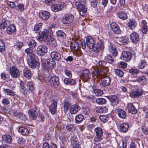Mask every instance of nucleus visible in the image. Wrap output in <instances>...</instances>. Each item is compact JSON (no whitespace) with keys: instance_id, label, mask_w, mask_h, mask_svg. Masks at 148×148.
<instances>
[{"instance_id":"obj_1","label":"nucleus","mask_w":148,"mask_h":148,"mask_svg":"<svg viewBox=\"0 0 148 148\" xmlns=\"http://www.w3.org/2000/svg\"><path fill=\"white\" fill-rule=\"evenodd\" d=\"M94 70L93 72L97 76L103 79L101 80L100 85L103 87L108 86L111 82V79L108 76H105V72L103 71L101 69L99 68L97 66L93 67Z\"/></svg>"},{"instance_id":"obj_2","label":"nucleus","mask_w":148,"mask_h":148,"mask_svg":"<svg viewBox=\"0 0 148 148\" xmlns=\"http://www.w3.org/2000/svg\"><path fill=\"white\" fill-rule=\"evenodd\" d=\"M104 48L103 41L98 37L96 38L94 48L93 51L96 52H99L100 50H102Z\"/></svg>"},{"instance_id":"obj_3","label":"nucleus","mask_w":148,"mask_h":148,"mask_svg":"<svg viewBox=\"0 0 148 148\" xmlns=\"http://www.w3.org/2000/svg\"><path fill=\"white\" fill-rule=\"evenodd\" d=\"M38 33L39 36L36 37L38 40L40 42H45L48 40L49 32L46 29H43Z\"/></svg>"},{"instance_id":"obj_4","label":"nucleus","mask_w":148,"mask_h":148,"mask_svg":"<svg viewBox=\"0 0 148 148\" xmlns=\"http://www.w3.org/2000/svg\"><path fill=\"white\" fill-rule=\"evenodd\" d=\"M41 64L43 68L45 70H49L51 69L54 66L55 64V62L54 61L49 62L48 60L46 59H41Z\"/></svg>"},{"instance_id":"obj_5","label":"nucleus","mask_w":148,"mask_h":148,"mask_svg":"<svg viewBox=\"0 0 148 148\" xmlns=\"http://www.w3.org/2000/svg\"><path fill=\"white\" fill-rule=\"evenodd\" d=\"M49 81L50 86L53 88H57L60 84L59 78L57 76L55 75L51 77Z\"/></svg>"},{"instance_id":"obj_6","label":"nucleus","mask_w":148,"mask_h":148,"mask_svg":"<svg viewBox=\"0 0 148 148\" xmlns=\"http://www.w3.org/2000/svg\"><path fill=\"white\" fill-rule=\"evenodd\" d=\"M86 43L88 47L92 51H94V48L95 43V40L91 36H88L86 38Z\"/></svg>"},{"instance_id":"obj_7","label":"nucleus","mask_w":148,"mask_h":148,"mask_svg":"<svg viewBox=\"0 0 148 148\" xmlns=\"http://www.w3.org/2000/svg\"><path fill=\"white\" fill-rule=\"evenodd\" d=\"M47 47L45 45H40L37 48V53L40 56H43L47 52Z\"/></svg>"},{"instance_id":"obj_8","label":"nucleus","mask_w":148,"mask_h":148,"mask_svg":"<svg viewBox=\"0 0 148 148\" xmlns=\"http://www.w3.org/2000/svg\"><path fill=\"white\" fill-rule=\"evenodd\" d=\"M71 148H81L79 141L77 138L73 136L71 138Z\"/></svg>"},{"instance_id":"obj_9","label":"nucleus","mask_w":148,"mask_h":148,"mask_svg":"<svg viewBox=\"0 0 148 148\" xmlns=\"http://www.w3.org/2000/svg\"><path fill=\"white\" fill-rule=\"evenodd\" d=\"M35 58L31 57L29 58L27 61V63L29 66L32 69L36 67H38L40 65L39 62L34 59Z\"/></svg>"},{"instance_id":"obj_10","label":"nucleus","mask_w":148,"mask_h":148,"mask_svg":"<svg viewBox=\"0 0 148 148\" xmlns=\"http://www.w3.org/2000/svg\"><path fill=\"white\" fill-rule=\"evenodd\" d=\"M51 103L49 106V108L51 114H54L56 112L57 106V100H52L51 101Z\"/></svg>"},{"instance_id":"obj_11","label":"nucleus","mask_w":148,"mask_h":148,"mask_svg":"<svg viewBox=\"0 0 148 148\" xmlns=\"http://www.w3.org/2000/svg\"><path fill=\"white\" fill-rule=\"evenodd\" d=\"M10 73L12 77L14 78H17L20 75L19 70L14 66H12L10 68Z\"/></svg>"},{"instance_id":"obj_12","label":"nucleus","mask_w":148,"mask_h":148,"mask_svg":"<svg viewBox=\"0 0 148 148\" xmlns=\"http://www.w3.org/2000/svg\"><path fill=\"white\" fill-rule=\"evenodd\" d=\"M66 5L64 3H61L60 4H54L51 7V10L55 12L61 10L63 8L66 7Z\"/></svg>"},{"instance_id":"obj_13","label":"nucleus","mask_w":148,"mask_h":148,"mask_svg":"<svg viewBox=\"0 0 148 148\" xmlns=\"http://www.w3.org/2000/svg\"><path fill=\"white\" fill-rule=\"evenodd\" d=\"M73 19V16L72 15H66L63 18L62 20V23L64 24H69L72 22Z\"/></svg>"},{"instance_id":"obj_14","label":"nucleus","mask_w":148,"mask_h":148,"mask_svg":"<svg viewBox=\"0 0 148 148\" xmlns=\"http://www.w3.org/2000/svg\"><path fill=\"white\" fill-rule=\"evenodd\" d=\"M50 14L48 11L41 10L39 13V17L44 21L47 20L49 18Z\"/></svg>"},{"instance_id":"obj_15","label":"nucleus","mask_w":148,"mask_h":148,"mask_svg":"<svg viewBox=\"0 0 148 148\" xmlns=\"http://www.w3.org/2000/svg\"><path fill=\"white\" fill-rule=\"evenodd\" d=\"M109 51L114 56H116L117 55V51L116 47L113 44L110 43L108 46Z\"/></svg>"},{"instance_id":"obj_16","label":"nucleus","mask_w":148,"mask_h":148,"mask_svg":"<svg viewBox=\"0 0 148 148\" xmlns=\"http://www.w3.org/2000/svg\"><path fill=\"white\" fill-rule=\"evenodd\" d=\"M78 8L80 14L82 16H86L87 8L85 4L80 3L79 5Z\"/></svg>"},{"instance_id":"obj_17","label":"nucleus","mask_w":148,"mask_h":148,"mask_svg":"<svg viewBox=\"0 0 148 148\" xmlns=\"http://www.w3.org/2000/svg\"><path fill=\"white\" fill-rule=\"evenodd\" d=\"M111 104L113 106H116L119 103V99L118 97L115 95L109 96L108 97Z\"/></svg>"},{"instance_id":"obj_18","label":"nucleus","mask_w":148,"mask_h":148,"mask_svg":"<svg viewBox=\"0 0 148 148\" xmlns=\"http://www.w3.org/2000/svg\"><path fill=\"white\" fill-rule=\"evenodd\" d=\"M29 116L31 120H35L37 117V114L36 109L32 108L28 111Z\"/></svg>"},{"instance_id":"obj_19","label":"nucleus","mask_w":148,"mask_h":148,"mask_svg":"<svg viewBox=\"0 0 148 148\" xmlns=\"http://www.w3.org/2000/svg\"><path fill=\"white\" fill-rule=\"evenodd\" d=\"M10 21L8 20L7 19L3 18L0 23V29H4L6 27L7 28L10 25Z\"/></svg>"},{"instance_id":"obj_20","label":"nucleus","mask_w":148,"mask_h":148,"mask_svg":"<svg viewBox=\"0 0 148 148\" xmlns=\"http://www.w3.org/2000/svg\"><path fill=\"white\" fill-rule=\"evenodd\" d=\"M130 40L133 43H136L139 40V35L135 32H133L130 34Z\"/></svg>"},{"instance_id":"obj_21","label":"nucleus","mask_w":148,"mask_h":148,"mask_svg":"<svg viewBox=\"0 0 148 148\" xmlns=\"http://www.w3.org/2000/svg\"><path fill=\"white\" fill-rule=\"evenodd\" d=\"M132 58V54L129 51H123L122 52V59L125 61L130 60Z\"/></svg>"},{"instance_id":"obj_22","label":"nucleus","mask_w":148,"mask_h":148,"mask_svg":"<svg viewBox=\"0 0 148 148\" xmlns=\"http://www.w3.org/2000/svg\"><path fill=\"white\" fill-rule=\"evenodd\" d=\"M80 107L77 104H73L70 107L69 112L71 114H76L80 109Z\"/></svg>"},{"instance_id":"obj_23","label":"nucleus","mask_w":148,"mask_h":148,"mask_svg":"<svg viewBox=\"0 0 148 148\" xmlns=\"http://www.w3.org/2000/svg\"><path fill=\"white\" fill-rule=\"evenodd\" d=\"M50 56L53 59L57 61L59 60L61 58L60 54L56 51H53L51 52L50 53Z\"/></svg>"},{"instance_id":"obj_24","label":"nucleus","mask_w":148,"mask_h":148,"mask_svg":"<svg viewBox=\"0 0 148 148\" xmlns=\"http://www.w3.org/2000/svg\"><path fill=\"white\" fill-rule=\"evenodd\" d=\"M127 109L130 112L133 114H136L137 112V110L134 106L132 103L127 104Z\"/></svg>"},{"instance_id":"obj_25","label":"nucleus","mask_w":148,"mask_h":148,"mask_svg":"<svg viewBox=\"0 0 148 148\" xmlns=\"http://www.w3.org/2000/svg\"><path fill=\"white\" fill-rule=\"evenodd\" d=\"M141 27L142 32L145 34L148 31V27L147 25V23L145 20L142 21L141 23Z\"/></svg>"},{"instance_id":"obj_26","label":"nucleus","mask_w":148,"mask_h":148,"mask_svg":"<svg viewBox=\"0 0 148 148\" xmlns=\"http://www.w3.org/2000/svg\"><path fill=\"white\" fill-rule=\"evenodd\" d=\"M116 112L118 116L122 119H124L126 117V113L123 110L118 108L116 110Z\"/></svg>"},{"instance_id":"obj_27","label":"nucleus","mask_w":148,"mask_h":148,"mask_svg":"<svg viewBox=\"0 0 148 148\" xmlns=\"http://www.w3.org/2000/svg\"><path fill=\"white\" fill-rule=\"evenodd\" d=\"M127 25L128 29L132 30L136 27L137 23L136 22L130 20L127 22Z\"/></svg>"},{"instance_id":"obj_28","label":"nucleus","mask_w":148,"mask_h":148,"mask_svg":"<svg viewBox=\"0 0 148 148\" xmlns=\"http://www.w3.org/2000/svg\"><path fill=\"white\" fill-rule=\"evenodd\" d=\"M111 28L114 32L117 34L120 33V30L118 25L115 23H112L110 25Z\"/></svg>"},{"instance_id":"obj_29","label":"nucleus","mask_w":148,"mask_h":148,"mask_svg":"<svg viewBox=\"0 0 148 148\" xmlns=\"http://www.w3.org/2000/svg\"><path fill=\"white\" fill-rule=\"evenodd\" d=\"M16 29V28L14 25L12 24H10L6 28V32L8 34H11L15 32Z\"/></svg>"},{"instance_id":"obj_30","label":"nucleus","mask_w":148,"mask_h":148,"mask_svg":"<svg viewBox=\"0 0 148 148\" xmlns=\"http://www.w3.org/2000/svg\"><path fill=\"white\" fill-rule=\"evenodd\" d=\"M90 73L89 70L87 69H85L83 72L82 77L83 79L87 81L89 78V76L90 75Z\"/></svg>"},{"instance_id":"obj_31","label":"nucleus","mask_w":148,"mask_h":148,"mask_svg":"<svg viewBox=\"0 0 148 148\" xmlns=\"http://www.w3.org/2000/svg\"><path fill=\"white\" fill-rule=\"evenodd\" d=\"M2 140L5 143H10L12 141L11 136L8 135H4L2 137Z\"/></svg>"},{"instance_id":"obj_32","label":"nucleus","mask_w":148,"mask_h":148,"mask_svg":"<svg viewBox=\"0 0 148 148\" xmlns=\"http://www.w3.org/2000/svg\"><path fill=\"white\" fill-rule=\"evenodd\" d=\"M14 115L16 118L20 119L21 120L25 121L27 120V117L23 113H19L16 112L14 113Z\"/></svg>"},{"instance_id":"obj_33","label":"nucleus","mask_w":148,"mask_h":148,"mask_svg":"<svg viewBox=\"0 0 148 148\" xmlns=\"http://www.w3.org/2000/svg\"><path fill=\"white\" fill-rule=\"evenodd\" d=\"M23 75L25 77L28 79L31 77V73L30 70L27 68H25L23 71Z\"/></svg>"},{"instance_id":"obj_34","label":"nucleus","mask_w":148,"mask_h":148,"mask_svg":"<svg viewBox=\"0 0 148 148\" xmlns=\"http://www.w3.org/2000/svg\"><path fill=\"white\" fill-rule=\"evenodd\" d=\"M64 82L65 84L69 85H74L76 84V82L75 79L67 78H66L64 79Z\"/></svg>"},{"instance_id":"obj_35","label":"nucleus","mask_w":148,"mask_h":148,"mask_svg":"<svg viewBox=\"0 0 148 148\" xmlns=\"http://www.w3.org/2000/svg\"><path fill=\"white\" fill-rule=\"evenodd\" d=\"M117 14L120 19L123 20H126L128 18L127 14L122 11L118 12Z\"/></svg>"},{"instance_id":"obj_36","label":"nucleus","mask_w":148,"mask_h":148,"mask_svg":"<svg viewBox=\"0 0 148 148\" xmlns=\"http://www.w3.org/2000/svg\"><path fill=\"white\" fill-rule=\"evenodd\" d=\"M129 127V125L127 123H123L120 127V130L123 132H126Z\"/></svg>"},{"instance_id":"obj_37","label":"nucleus","mask_w":148,"mask_h":148,"mask_svg":"<svg viewBox=\"0 0 148 148\" xmlns=\"http://www.w3.org/2000/svg\"><path fill=\"white\" fill-rule=\"evenodd\" d=\"M25 52L29 56V58L31 57L35 58L36 54L34 53L33 50L30 48H28L25 49Z\"/></svg>"},{"instance_id":"obj_38","label":"nucleus","mask_w":148,"mask_h":148,"mask_svg":"<svg viewBox=\"0 0 148 148\" xmlns=\"http://www.w3.org/2000/svg\"><path fill=\"white\" fill-rule=\"evenodd\" d=\"M18 131L19 132L21 133L23 135H27L29 134V130L25 127H21L19 128L18 130Z\"/></svg>"},{"instance_id":"obj_39","label":"nucleus","mask_w":148,"mask_h":148,"mask_svg":"<svg viewBox=\"0 0 148 148\" xmlns=\"http://www.w3.org/2000/svg\"><path fill=\"white\" fill-rule=\"evenodd\" d=\"M27 88L30 91L32 92L34 89V85L32 81L28 82L27 83Z\"/></svg>"},{"instance_id":"obj_40","label":"nucleus","mask_w":148,"mask_h":148,"mask_svg":"<svg viewBox=\"0 0 148 148\" xmlns=\"http://www.w3.org/2000/svg\"><path fill=\"white\" fill-rule=\"evenodd\" d=\"M84 116L81 114L77 115L75 117V122L78 123L82 121L84 119Z\"/></svg>"},{"instance_id":"obj_41","label":"nucleus","mask_w":148,"mask_h":148,"mask_svg":"<svg viewBox=\"0 0 148 148\" xmlns=\"http://www.w3.org/2000/svg\"><path fill=\"white\" fill-rule=\"evenodd\" d=\"M127 145V141L122 140L120 142L118 148H126Z\"/></svg>"},{"instance_id":"obj_42","label":"nucleus","mask_w":148,"mask_h":148,"mask_svg":"<svg viewBox=\"0 0 148 148\" xmlns=\"http://www.w3.org/2000/svg\"><path fill=\"white\" fill-rule=\"evenodd\" d=\"M147 64L146 61L144 60H142L138 65V68L141 69H143L146 66Z\"/></svg>"},{"instance_id":"obj_43","label":"nucleus","mask_w":148,"mask_h":148,"mask_svg":"<svg viewBox=\"0 0 148 148\" xmlns=\"http://www.w3.org/2000/svg\"><path fill=\"white\" fill-rule=\"evenodd\" d=\"M3 90L5 94L8 95L14 96L15 95L14 92L10 89L6 88H4Z\"/></svg>"},{"instance_id":"obj_44","label":"nucleus","mask_w":148,"mask_h":148,"mask_svg":"<svg viewBox=\"0 0 148 148\" xmlns=\"http://www.w3.org/2000/svg\"><path fill=\"white\" fill-rule=\"evenodd\" d=\"M137 81L140 82L145 83L147 81V78L145 76L142 75L138 77L137 79Z\"/></svg>"},{"instance_id":"obj_45","label":"nucleus","mask_w":148,"mask_h":148,"mask_svg":"<svg viewBox=\"0 0 148 148\" xmlns=\"http://www.w3.org/2000/svg\"><path fill=\"white\" fill-rule=\"evenodd\" d=\"M96 101L98 104H103L106 102V100L103 98H99L96 99Z\"/></svg>"},{"instance_id":"obj_46","label":"nucleus","mask_w":148,"mask_h":148,"mask_svg":"<svg viewBox=\"0 0 148 148\" xmlns=\"http://www.w3.org/2000/svg\"><path fill=\"white\" fill-rule=\"evenodd\" d=\"M95 135H98L103 136V131L101 128L100 127H97L94 130Z\"/></svg>"},{"instance_id":"obj_47","label":"nucleus","mask_w":148,"mask_h":148,"mask_svg":"<svg viewBox=\"0 0 148 148\" xmlns=\"http://www.w3.org/2000/svg\"><path fill=\"white\" fill-rule=\"evenodd\" d=\"M105 59L110 63H112L114 60V59L110 55H108L105 57Z\"/></svg>"},{"instance_id":"obj_48","label":"nucleus","mask_w":148,"mask_h":148,"mask_svg":"<svg viewBox=\"0 0 148 148\" xmlns=\"http://www.w3.org/2000/svg\"><path fill=\"white\" fill-rule=\"evenodd\" d=\"M90 109L89 107H86L83 108L82 109V113L85 115H88L90 113Z\"/></svg>"},{"instance_id":"obj_49","label":"nucleus","mask_w":148,"mask_h":148,"mask_svg":"<svg viewBox=\"0 0 148 148\" xmlns=\"http://www.w3.org/2000/svg\"><path fill=\"white\" fill-rule=\"evenodd\" d=\"M70 106L71 104L69 101H65L64 102L63 107L65 112H66L68 111Z\"/></svg>"},{"instance_id":"obj_50","label":"nucleus","mask_w":148,"mask_h":148,"mask_svg":"<svg viewBox=\"0 0 148 148\" xmlns=\"http://www.w3.org/2000/svg\"><path fill=\"white\" fill-rule=\"evenodd\" d=\"M36 42L34 39L30 40L28 43V45L30 48H34L36 46Z\"/></svg>"},{"instance_id":"obj_51","label":"nucleus","mask_w":148,"mask_h":148,"mask_svg":"<svg viewBox=\"0 0 148 148\" xmlns=\"http://www.w3.org/2000/svg\"><path fill=\"white\" fill-rule=\"evenodd\" d=\"M42 26V24L41 23H39L35 25L34 27V30L36 33H37L41 29Z\"/></svg>"},{"instance_id":"obj_52","label":"nucleus","mask_w":148,"mask_h":148,"mask_svg":"<svg viewBox=\"0 0 148 148\" xmlns=\"http://www.w3.org/2000/svg\"><path fill=\"white\" fill-rule=\"evenodd\" d=\"M5 45L3 41L0 39V52H3L5 51Z\"/></svg>"},{"instance_id":"obj_53","label":"nucleus","mask_w":148,"mask_h":148,"mask_svg":"<svg viewBox=\"0 0 148 148\" xmlns=\"http://www.w3.org/2000/svg\"><path fill=\"white\" fill-rule=\"evenodd\" d=\"M23 45V43L20 41L16 42L14 44V47L18 50H20Z\"/></svg>"},{"instance_id":"obj_54","label":"nucleus","mask_w":148,"mask_h":148,"mask_svg":"<svg viewBox=\"0 0 148 148\" xmlns=\"http://www.w3.org/2000/svg\"><path fill=\"white\" fill-rule=\"evenodd\" d=\"M66 128L69 131L74 130H75V127L73 124H68L66 126Z\"/></svg>"},{"instance_id":"obj_55","label":"nucleus","mask_w":148,"mask_h":148,"mask_svg":"<svg viewBox=\"0 0 148 148\" xmlns=\"http://www.w3.org/2000/svg\"><path fill=\"white\" fill-rule=\"evenodd\" d=\"M119 41L121 44L123 45H126L128 43L127 39L123 37L120 38L119 39Z\"/></svg>"},{"instance_id":"obj_56","label":"nucleus","mask_w":148,"mask_h":148,"mask_svg":"<svg viewBox=\"0 0 148 148\" xmlns=\"http://www.w3.org/2000/svg\"><path fill=\"white\" fill-rule=\"evenodd\" d=\"M56 35L57 37H60L61 38H63L65 36V33L61 30L57 31L56 32Z\"/></svg>"},{"instance_id":"obj_57","label":"nucleus","mask_w":148,"mask_h":148,"mask_svg":"<svg viewBox=\"0 0 148 148\" xmlns=\"http://www.w3.org/2000/svg\"><path fill=\"white\" fill-rule=\"evenodd\" d=\"M93 92L95 95L97 96H100L103 94L102 90L100 89L94 90Z\"/></svg>"},{"instance_id":"obj_58","label":"nucleus","mask_w":148,"mask_h":148,"mask_svg":"<svg viewBox=\"0 0 148 148\" xmlns=\"http://www.w3.org/2000/svg\"><path fill=\"white\" fill-rule=\"evenodd\" d=\"M115 73L116 75L119 76V77H122L123 75V71L118 69L115 70Z\"/></svg>"},{"instance_id":"obj_59","label":"nucleus","mask_w":148,"mask_h":148,"mask_svg":"<svg viewBox=\"0 0 148 148\" xmlns=\"http://www.w3.org/2000/svg\"><path fill=\"white\" fill-rule=\"evenodd\" d=\"M99 119L101 121L106 122L108 120V117L106 115H101L99 116Z\"/></svg>"},{"instance_id":"obj_60","label":"nucleus","mask_w":148,"mask_h":148,"mask_svg":"<svg viewBox=\"0 0 148 148\" xmlns=\"http://www.w3.org/2000/svg\"><path fill=\"white\" fill-rule=\"evenodd\" d=\"M20 90L24 94L25 93V90L26 88L24 86V84L23 82H21L20 84Z\"/></svg>"},{"instance_id":"obj_61","label":"nucleus","mask_w":148,"mask_h":148,"mask_svg":"<svg viewBox=\"0 0 148 148\" xmlns=\"http://www.w3.org/2000/svg\"><path fill=\"white\" fill-rule=\"evenodd\" d=\"M16 9L21 12L24 10V5L23 4L19 3L16 6Z\"/></svg>"},{"instance_id":"obj_62","label":"nucleus","mask_w":148,"mask_h":148,"mask_svg":"<svg viewBox=\"0 0 148 148\" xmlns=\"http://www.w3.org/2000/svg\"><path fill=\"white\" fill-rule=\"evenodd\" d=\"M102 136L99 135H96L95 137L94 138V141L95 142H97L101 140L102 139Z\"/></svg>"},{"instance_id":"obj_63","label":"nucleus","mask_w":148,"mask_h":148,"mask_svg":"<svg viewBox=\"0 0 148 148\" xmlns=\"http://www.w3.org/2000/svg\"><path fill=\"white\" fill-rule=\"evenodd\" d=\"M51 47L52 49H54L57 45V43L56 41L53 39V40H51V42L50 43Z\"/></svg>"},{"instance_id":"obj_64","label":"nucleus","mask_w":148,"mask_h":148,"mask_svg":"<svg viewBox=\"0 0 148 148\" xmlns=\"http://www.w3.org/2000/svg\"><path fill=\"white\" fill-rule=\"evenodd\" d=\"M64 72L66 75L69 78H71L72 74L71 72L70 71L66 69L64 71Z\"/></svg>"}]
</instances>
